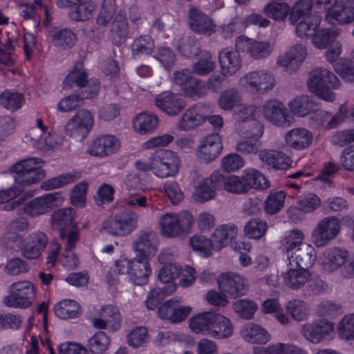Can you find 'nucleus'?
Here are the masks:
<instances>
[{"mask_svg": "<svg viewBox=\"0 0 354 354\" xmlns=\"http://www.w3.org/2000/svg\"><path fill=\"white\" fill-rule=\"evenodd\" d=\"M216 68V63L212 59L209 52L205 51L202 53L198 60L192 65V71L201 76L211 73Z\"/></svg>", "mask_w": 354, "mask_h": 354, "instance_id": "nucleus-50", "label": "nucleus"}, {"mask_svg": "<svg viewBox=\"0 0 354 354\" xmlns=\"http://www.w3.org/2000/svg\"><path fill=\"white\" fill-rule=\"evenodd\" d=\"M221 189L228 192L243 194L248 192L243 174L241 176L231 175L225 176L221 173Z\"/></svg>", "mask_w": 354, "mask_h": 354, "instance_id": "nucleus-38", "label": "nucleus"}, {"mask_svg": "<svg viewBox=\"0 0 354 354\" xmlns=\"http://www.w3.org/2000/svg\"><path fill=\"white\" fill-rule=\"evenodd\" d=\"M138 218L132 211H122L117 214L113 221L104 223L103 229L113 235H127L137 228Z\"/></svg>", "mask_w": 354, "mask_h": 354, "instance_id": "nucleus-10", "label": "nucleus"}, {"mask_svg": "<svg viewBox=\"0 0 354 354\" xmlns=\"http://www.w3.org/2000/svg\"><path fill=\"white\" fill-rule=\"evenodd\" d=\"M262 113L270 123L279 127H288L292 117L286 113L285 105L277 100H270L262 106Z\"/></svg>", "mask_w": 354, "mask_h": 354, "instance_id": "nucleus-17", "label": "nucleus"}, {"mask_svg": "<svg viewBox=\"0 0 354 354\" xmlns=\"http://www.w3.org/2000/svg\"><path fill=\"white\" fill-rule=\"evenodd\" d=\"M48 242L47 236L44 232L40 231L32 232L24 239L21 252L26 259H37L44 251Z\"/></svg>", "mask_w": 354, "mask_h": 354, "instance_id": "nucleus-25", "label": "nucleus"}, {"mask_svg": "<svg viewBox=\"0 0 354 354\" xmlns=\"http://www.w3.org/2000/svg\"><path fill=\"white\" fill-rule=\"evenodd\" d=\"M219 63L223 75H232L241 67V59L238 50L225 48L219 53Z\"/></svg>", "mask_w": 354, "mask_h": 354, "instance_id": "nucleus-26", "label": "nucleus"}, {"mask_svg": "<svg viewBox=\"0 0 354 354\" xmlns=\"http://www.w3.org/2000/svg\"><path fill=\"white\" fill-rule=\"evenodd\" d=\"M158 125V117L152 113H141L133 121L135 130L140 134H147L153 132Z\"/></svg>", "mask_w": 354, "mask_h": 354, "instance_id": "nucleus-37", "label": "nucleus"}, {"mask_svg": "<svg viewBox=\"0 0 354 354\" xmlns=\"http://www.w3.org/2000/svg\"><path fill=\"white\" fill-rule=\"evenodd\" d=\"M209 106L196 104L187 109L178 122V128L182 131H190L201 125L207 117Z\"/></svg>", "mask_w": 354, "mask_h": 354, "instance_id": "nucleus-18", "label": "nucleus"}, {"mask_svg": "<svg viewBox=\"0 0 354 354\" xmlns=\"http://www.w3.org/2000/svg\"><path fill=\"white\" fill-rule=\"evenodd\" d=\"M310 277L308 269L290 266L285 272L283 282L290 289L297 290L303 287Z\"/></svg>", "mask_w": 354, "mask_h": 354, "instance_id": "nucleus-32", "label": "nucleus"}, {"mask_svg": "<svg viewBox=\"0 0 354 354\" xmlns=\"http://www.w3.org/2000/svg\"><path fill=\"white\" fill-rule=\"evenodd\" d=\"M241 96L235 88H230L221 93L218 99V106L224 110H232L240 104Z\"/></svg>", "mask_w": 354, "mask_h": 354, "instance_id": "nucleus-57", "label": "nucleus"}, {"mask_svg": "<svg viewBox=\"0 0 354 354\" xmlns=\"http://www.w3.org/2000/svg\"><path fill=\"white\" fill-rule=\"evenodd\" d=\"M44 161L41 158H28L18 161L10 168L15 183L21 186H29L35 184L46 176L45 171L41 168Z\"/></svg>", "mask_w": 354, "mask_h": 354, "instance_id": "nucleus-4", "label": "nucleus"}, {"mask_svg": "<svg viewBox=\"0 0 354 354\" xmlns=\"http://www.w3.org/2000/svg\"><path fill=\"white\" fill-rule=\"evenodd\" d=\"M341 224L335 216L324 217L318 221L311 233V239L317 248L326 246L340 232Z\"/></svg>", "mask_w": 354, "mask_h": 354, "instance_id": "nucleus-7", "label": "nucleus"}, {"mask_svg": "<svg viewBox=\"0 0 354 354\" xmlns=\"http://www.w3.org/2000/svg\"><path fill=\"white\" fill-rule=\"evenodd\" d=\"M236 131L241 136L258 140L263 135V127L260 122L252 120L237 124Z\"/></svg>", "mask_w": 354, "mask_h": 354, "instance_id": "nucleus-42", "label": "nucleus"}, {"mask_svg": "<svg viewBox=\"0 0 354 354\" xmlns=\"http://www.w3.org/2000/svg\"><path fill=\"white\" fill-rule=\"evenodd\" d=\"M291 112L299 117L308 115L314 109V103L308 95H300L288 103Z\"/></svg>", "mask_w": 354, "mask_h": 354, "instance_id": "nucleus-44", "label": "nucleus"}, {"mask_svg": "<svg viewBox=\"0 0 354 354\" xmlns=\"http://www.w3.org/2000/svg\"><path fill=\"white\" fill-rule=\"evenodd\" d=\"M193 224L194 217L189 212L165 213L159 219L160 233L167 238L184 236L190 232Z\"/></svg>", "mask_w": 354, "mask_h": 354, "instance_id": "nucleus-5", "label": "nucleus"}, {"mask_svg": "<svg viewBox=\"0 0 354 354\" xmlns=\"http://www.w3.org/2000/svg\"><path fill=\"white\" fill-rule=\"evenodd\" d=\"M50 36L55 44L64 48L72 47L75 42V35L68 29L53 28L50 32Z\"/></svg>", "mask_w": 354, "mask_h": 354, "instance_id": "nucleus-52", "label": "nucleus"}, {"mask_svg": "<svg viewBox=\"0 0 354 354\" xmlns=\"http://www.w3.org/2000/svg\"><path fill=\"white\" fill-rule=\"evenodd\" d=\"M285 142L290 148L297 150L307 149L313 142V135L304 128H295L288 131L284 136Z\"/></svg>", "mask_w": 354, "mask_h": 354, "instance_id": "nucleus-28", "label": "nucleus"}, {"mask_svg": "<svg viewBox=\"0 0 354 354\" xmlns=\"http://www.w3.org/2000/svg\"><path fill=\"white\" fill-rule=\"evenodd\" d=\"M95 4L91 1H85L78 5L75 10L70 12L69 17L75 21L88 20L95 10Z\"/></svg>", "mask_w": 354, "mask_h": 354, "instance_id": "nucleus-54", "label": "nucleus"}, {"mask_svg": "<svg viewBox=\"0 0 354 354\" xmlns=\"http://www.w3.org/2000/svg\"><path fill=\"white\" fill-rule=\"evenodd\" d=\"M215 313L204 312L193 316L189 321V328L196 334L211 337Z\"/></svg>", "mask_w": 354, "mask_h": 354, "instance_id": "nucleus-33", "label": "nucleus"}, {"mask_svg": "<svg viewBox=\"0 0 354 354\" xmlns=\"http://www.w3.org/2000/svg\"><path fill=\"white\" fill-rule=\"evenodd\" d=\"M263 12L268 17L282 21L286 17L289 12V7L286 3L274 1L266 4Z\"/></svg>", "mask_w": 354, "mask_h": 354, "instance_id": "nucleus-53", "label": "nucleus"}, {"mask_svg": "<svg viewBox=\"0 0 354 354\" xmlns=\"http://www.w3.org/2000/svg\"><path fill=\"white\" fill-rule=\"evenodd\" d=\"M347 251L339 248H332L326 251L323 261V268L327 272H333L345 263Z\"/></svg>", "mask_w": 354, "mask_h": 354, "instance_id": "nucleus-34", "label": "nucleus"}, {"mask_svg": "<svg viewBox=\"0 0 354 354\" xmlns=\"http://www.w3.org/2000/svg\"><path fill=\"white\" fill-rule=\"evenodd\" d=\"M248 192L252 189H264L270 187V183L259 171L248 168L243 172Z\"/></svg>", "mask_w": 354, "mask_h": 354, "instance_id": "nucleus-39", "label": "nucleus"}, {"mask_svg": "<svg viewBox=\"0 0 354 354\" xmlns=\"http://www.w3.org/2000/svg\"><path fill=\"white\" fill-rule=\"evenodd\" d=\"M234 331L230 320L221 314L215 313L212 326L211 337L222 339L230 337Z\"/></svg>", "mask_w": 354, "mask_h": 354, "instance_id": "nucleus-36", "label": "nucleus"}, {"mask_svg": "<svg viewBox=\"0 0 354 354\" xmlns=\"http://www.w3.org/2000/svg\"><path fill=\"white\" fill-rule=\"evenodd\" d=\"M313 3L311 0H300L296 2L290 12V22L292 24H295L299 22V20L310 19Z\"/></svg>", "mask_w": 354, "mask_h": 354, "instance_id": "nucleus-43", "label": "nucleus"}, {"mask_svg": "<svg viewBox=\"0 0 354 354\" xmlns=\"http://www.w3.org/2000/svg\"><path fill=\"white\" fill-rule=\"evenodd\" d=\"M334 9L328 19L330 24H346L354 21V0L340 1Z\"/></svg>", "mask_w": 354, "mask_h": 354, "instance_id": "nucleus-30", "label": "nucleus"}, {"mask_svg": "<svg viewBox=\"0 0 354 354\" xmlns=\"http://www.w3.org/2000/svg\"><path fill=\"white\" fill-rule=\"evenodd\" d=\"M238 50L245 51L254 59L268 57L274 49V44L268 41H257L246 37H239L236 43Z\"/></svg>", "mask_w": 354, "mask_h": 354, "instance_id": "nucleus-12", "label": "nucleus"}, {"mask_svg": "<svg viewBox=\"0 0 354 354\" xmlns=\"http://www.w3.org/2000/svg\"><path fill=\"white\" fill-rule=\"evenodd\" d=\"M222 151L221 140L218 133L207 135L201 140L196 151L198 160L205 163L214 160Z\"/></svg>", "mask_w": 354, "mask_h": 354, "instance_id": "nucleus-19", "label": "nucleus"}, {"mask_svg": "<svg viewBox=\"0 0 354 354\" xmlns=\"http://www.w3.org/2000/svg\"><path fill=\"white\" fill-rule=\"evenodd\" d=\"M233 309L239 317L245 319H250L253 317L257 306L251 300L239 299L233 304Z\"/></svg>", "mask_w": 354, "mask_h": 354, "instance_id": "nucleus-61", "label": "nucleus"}, {"mask_svg": "<svg viewBox=\"0 0 354 354\" xmlns=\"http://www.w3.org/2000/svg\"><path fill=\"white\" fill-rule=\"evenodd\" d=\"M158 238L152 230L140 231L133 243L136 257L149 259L154 257L158 251Z\"/></svg>", "mask_w": 354, "mask_h": 354, "instance_id": "nucleus-14", "label": "nucleus"}, {"mask_svg": "<svg viewBox=\"0 0 354 354\" xmlns=\"http://www.w3.org/2000/svg\"><path fill=\"white\" fill-rule=\"evenodd\" d=\"M93 123L92 113L86 109H81L68 122L66 126V133L83 140L91 131Z\"/></svg>", "mask_w": 354, "mask_h": 354, "instance_id": "nucleus-13", "label": "nucleus"}, {"mask_svg": "<svg viewBox=\"0 0 354 354\" xmlns=\"http://www.w3.org/2000/svg\"><path fill=\"white\" fill-rule=\"evenodd\" d=\"M333 324L324 319L304 324L301 334L308 342L318 344L329 335L333 330Z\"/></svg>", "mask_w": 354, "mask_h": 354, "instance_id": "nucleus-20", "label": "nucleus"}, {"mask_svg": "<svg viewBox=\"0 0 354 354\" xmlns=\"http://www.w3.org/2000/svg\"><path fill=\"white\" fill-rule=\"evenodd\" d=\"M303 238L300 230L290 231L285 238L283 250L287 252L290 266H295L309 270L315 261V251L310 244L302 242Z\"/></svg>", "mask_w": 354, "mask_h": 354, "instance_id": "nucleus-1", "label": "nucleus"}, {"mask_svg": "<svg viewBox=\"0 0 354 354\" xmlns=\"http://www.w3.org/2000/svg\"><path fill=\"white\" fill-rule=\"evenodd\" d=\"M259 160L274 169H286L290 166L289 158L281 151L265 149L258 153Z\"/></svg>", "mask_w": 354, "mask_h": 354, "instance_id": "nucleus-29", "label": "nucleus"}, {"mask_svg": "<svg viewBox=\"0 0 354 354\" xmlns=\"http://www.w3.org/2000/svg\"><path fill=\"white\" fill-rule=\"evenodd\" d=\"M64 198L59 192L46 194L36 197L24 205L25 214L32 216H38L50 212L54 208L62 205Z\"/></svg>", "mask_w": 354, "mask_h": 354, "instance_id": "nucleus-9", "label": "nucleus"}, {"mask_svg": "<svg viewBox=\"0 0 354 354\" xmlns=\"http://www.w3.org/2000/svg\"><path fill=\"white\" fill-rule=\"evenodd\" d=\"M221 173L214 171L209 177L203 178L196 186L193 198L197 203H204L216 197V191L221 189Z\"/></svg>", "mask_w": 354, "mask_h": 354, "instance_id": "nucleus-16", "label": "nucleus"}, {"mask_svg": "<svg viewBox=\"0 0 354 354\" xmlns=\"http://www.w3.org/2000/svg\"><path fill=\"white\" fill-rule=\"evenodd\" d=\"M179 157L169 150H156L150 157V169L160 178L174 176L179 170Z\"/></svg>", "mask_w": 354, "mask_h": 354, "instance_id": "nucleus-6", "label": "nucleus"}, {"mask_svg": "<svg viewBox=\"0 0 354 354\" xmlns=\"http://www.w3.org/2000/svg\"><path fill=\"white\" fill-rule=\"evenodd\" d=\"M100 316L108 322L112 331H115L120 327V314L115 306L110 304L104 306L100 309Z\"/></svg>", "mask_w": 354, "mask_h": 354, "instance_id": "nucleus-55", "label": "nucleus"}, {"mask_svg": "<svg viewBox=\"0 0 354 354\" xmlns=\"http://www.w3.org/2000/svg\"><path fill=\"white\" fill-rule=\"evenodd\" d=\"M188 24L196 33L210 36L216 30L213 20L198 8L191 6L187 12Z\"/></svg>", "mask_w": 354, "mask_h": 354, "instance_id": "nucleus-21", "label": "nucleus"}, {"mask_svg": "<svg viewBox=\"0 0 354 354\" xmlns=\"http://www.w3.org/2000/svg\"><path fill=\"white\" fill-rule=\"evenodd\" d=\"M306 49L301 44H295L290 47L285 54L279 57L277 64L287 72L297 71L306 56Z\"/></svg>", "mask_w": 354, "mask_h": 354, "instance_id": "nucleus-24", "label": "nucleus"}, {"mask_svg": "<svg viewBox=\"0 0 354 354\" xmlns=\"http://www.w3.org/2000/svg\"><path fill=\"white\" fill-rule=\"evenodd\" d=\"M150 274L151 268L148 259L135 257L131 260V267L129 276L136 285L142 286L146 284Z\"/></svg>", "mask_w": 354, "mask_h": 354, "instance_id": "nucleus-31", "label": "nucleus"}, {"mask_svg": "<svg viewBox=\"0 0 354 354\" xmlns=\"http://www.w3.org/2000/svg\"><path fill=\"white\" fill-rule=\"evenodd\" d=\"M80 306L73 300H63L54 306L55 315L60 319H70L80 315Z\"/></svg>", "mask_w": 354, "mask_h": 354, "instance_id": "nucleus-45", "label": "nucleus"}, {"mask_svg": "<svg viewBox=\"0 0 354 354\" xmlns=\"http://www.w3.org/2000/svg\"><path fill=\"white\" fill-rule=\"evenodd\" d=\"M81 178L80 173L75 171L66 173L46 180L41 184V189L50 190L62 187L68 184L74 183Z\"/></svg>", "mask_w": 354, "mask_h": 354, "instance_id": "nucleus-46", "label": "nucleus"}, {"mask_svg": "<svg viewBox=\"0 0 354 354\" xmlns=\"http://www.w3.org/2000/svg\"><path fill=\"white\" fill-rule=\"evenodd\" d=\"M320 205L321 200L316 194L308 193L299 197L295 209L304 213H310L317 209Z\"/></svg>", "mask_w": 354, "mask_h": 354, "instance_id": "nucleus-60", "label": "nucleus"}, {"mask_svg": "<svg viewBox=\"0 0 354 354\" xmlns=\"http://www.w3.org/2000/svg\"><path fill=\"white\" fill-rule=\"evenodd\" d=\"M129 29L127 19L119 12L111 22L109 28V39L112 44L120 46L124 44L129 37Z\"/></svg>", "mask_w": 354, "mask_h": 354, "instance_id": "nucleus-27", "label": "nucleus"}, {"mask_svg": "<svg viewBox=\"0 0 354 354\" xmlns=\"http://www.w3.org/2000/svg\"><path fill=\"white\" fill-rule=\"evenodd\" d=\"M109 337L102 331L95 333L88 342V347L92 354H102L110 344Z\"/></svg>", "mask_w": 354, "mask_h": 354, "instance_id": "nucleus-51", "label": "nucleus"}, {"mask_svg": "<svg viewBox=\"0 0 354 354\" xmlns=\"http://www.w3.org/2000/svg\"><path fill=\"white\" fill-rule=\"evenodd\" d=\"M87 82L88 75L86 72L82 70L80 67L75 66L63 81V88L71 89L75 85L79 88H82L86 86Z\"/></svg>", "mask_w": 354, "mask_h": 354, "instance_id": "nucleus-47", "label": "nucleus"}, {"mask_svg": "<svg viewBox=\"0 0 354 354\" xmlns=\"http://www.w3.org/2000/svg\"><path fill=\"white\" fill-rule=\"evenodd\" d=\"M75 213L68 207L57 209L51 216L52 225L59 230V237L66 242L68 250L74 248L80 238L77 224L74 221Z\"/></svg>", "mask_w": 354, "mask_h": 354, "instance_id": "nucleus-3", "label": "nucleus"}, {"mask_svg": "<svg viewBox=\"0 0 354 354\" xmlns=\"http://www.w3.org/2000/svg\"><path fill=\"white\" fill-rule=\"evenodd\" d=\"M175 290V284H169L167 285V287L156 288L151 290L146 300V306L147 308L149 310H153L166 296L174 292Z\"/></svg>", "mask_w": 354, "mask_h": 354, "instance_id": "nucleus-48", "label": "nucleus"}, {"mask_svg": "<svg viewBox=\"0 0 354 354\" xmlns=\"http://www.w3.org/2000/svg\"><path fill=\"white\" fill-rule=\"evenodd\" d=\"M189 242L192 249L203 256L209 255L212 250L215 248L213 240L204 236H193L189 239Z\"/></svg>", "mask_w": 354, "mask_h": 354, "instance_id": "nucleus-63", "label": "nucleus"}, {"mask_svg": "<svg viewBox=\"0 0 354 354\" xmlns=\"http://www.w3.org/2000/svg\"><path fill=\"white\" fill-rule=\"evenodd\" d=\"M154 102L157 108L170 116L179 114L185 107L184 99L170 91H165L158 95Z\"/></svg>", "mask_w": 354, "mask_h": 354, "instance_id": "nucleus-22", "label": "nucleus"}, {"mask_svg": "<svg viewBox=\"0 0 354 354\" xmlns=\"http://www.w3.org/2000/svg\"><path fill=\"white\" fill-rule=\"evenodd\" d=\"M35 296L33 285L27 281L12 284L9 295L4 297V303L9 307L27 308Z\"/></svg>", "mask_w": 354, "mask_h": 354, "instance_id": "nucleus-11", "label": "nucleus"}, {"mask_svg": "<svg viewBox=\"0 0 354 354\" xmlns=\"http://www.w3.org/2000/svg\"><path fill=\"white\" fill-rule=\"evenodd\" d=\"M178 48L184 56L189 57H196L201 52V46L198 41L190 37L181 39Z\"/></svg>", "mask_w": 354, "mask_h": 354, "instance_id": "nucleus-64", "label": "nucleus"}, {"mask_svg": "<svg viewBox=\"0 0 354 354\" xmlns=\"http://www.w3.org/2000/svg\"><path fill=\"white\" fill-rule=\"evenodd\" d=\"M335 71L346 82H354V66L348 59L341 58L333 66Z\"/></svg>", "mask_w": 354, "mask_h": 354, "instance_id": "nucleus-58", "label": "nucleus"}, {"mask_svg": "<svg viewBox=\"0 0 354 354\" xmlns=\"http://www.w3.org/2000/svg\"><path fill=\"white\" fill-rule=\"evenodd\" d=\"M219 289L232 298L244 295L247 292V280L234 272H226L218 276Z\"/></svg>", "mask_w": 354, "mask_h": 354, "instance_id": "nucleus-15", "label": "nucleus"}, {"mask_svg": "<svg viewBox=\"0 0 354 354\" xmlns=\"http://www.w3.org/2000/svg\"><path fill=\"white\" fill-rule=\"evenodd\" d=\"M286 194L283 192H271L265 201V210L268 214H277L284 205Z\"/></svg>", "mask_w": 354, "mask_h": 354, "instance_id": "nucleus-62", "label": "nucleus"}, {"mask_svg": "<svg viewBox=\"0 0 354 354\" xmlns=\"http://www.w3.org/2000/svg\"><path fill=\"white\" fill-rule=\"evenodd\" d=\"M239 82L246 89L261 94L271 91L275 86L274 76L266 70L254 71L246 73L240 78Z\"/></svg>", "mask_w": 354, "mask_h": 354, "instance_id": "nucleus-8", "label": "nucleus"}, {"mask_svg": "<svg viewBox=\"0 0 354 354\" xmlns=\"http://www.w3.org/2000/svg\"><path fill=\"white\" fill-rule=\"evenodd\" d=\"M286 310L291 317L297 321H303L308 316V307L306 303L299 299H293L288 301Z\"/></svg>", "mask_w": 354, "mask_h": 354, "instance_id": "nucleus-59", "label": "nucleus"}, {"mask_svg": "<svg viewBox=\"0 0 354 354\" xmlns=\"http://www.w3.org/2000/svg\"><path fill=\"white\" fill-rule=\"evenodd\" d=\"M243 338L252 344H266L270 339L268 332L261 326L250 324L241 330Z\"/></svg>", "mask_w": 354, "mask_h": 354, "instance_id": "nucleus-35", "label": "nucleus"}, {"mask_svg": "<svg viewBox=\"0 0 354 354\" xmlns=\"http://www.w3.org/2000/svg\"><path fill=\"white\" fill-rule=\"evenodd\" d=\"M267 223L264 221L254 218L250 219L244 227V232L249 238L259 239L267 231Z\"/></svg>", "mask_w": 354, "mask_h": 354, "instance_id": "nucleus-56", "label": "nucleus"}, {"mask_svg": "<svg viewBox=\"0 0 354 354\" xmlns=\"http://www.w3.org/2000/svg\"><path fill=\"white\" fill-rule=\"evenodd\" d=\"M120 142L113 136L106 135L95 138L88 146L87 152L92 156L104 158L117 152Z\"/></svg>", "mask_w": 354, "mask_h": 354, "instance_id": "nucleus-23", "label": "nucleus"}, {"mask_svg": "<svg viewBox=\"0 0 354 354\" xmlns=\"http://www.w3.org/2000/svg\"><path fill=\"white\" fill-rule=\"evenodd\" d=\"M155 48L154 41L149 35L136 37L131 44V52L134 58L142 55H149Z\"/></svg>", "mask_w": 354, "mask_h": 354, "instance_id": "nucleus-40", "label": "nucleus"}, {"mask_svg": "<svg viewBox=\"0 0 354 354\" xmlns=\"http://www.w3.org/2000/svg\"><path fill=\"white\" fill-rule=\"evenodd\" d=\"M24 101V97L20 93L6 90L0 94V105L12 112L21 108Z\"/></svg>", "mask_w": 354, "mask_h": 354, "instance_id": "nucleus-49", "label": "nucleus"}, {"mask_svg": "<svg viewBox=\"0 0 354 354\" xmlns=\"http://www.w3.org/2000/svg\"><path fill=\"white\" fill-rule=\"evenodd\" d=\"M307 85L310 92L319 98L333 102L335 94L332 89L339 88L342 84L338 77L329 70L317 67L309 73Z\"/></svg>", "mask_w": 354, "mask_h": 354, "instance_id": "nucleus-2", "label": "nucleus"}, {"mask_svg": "<svg viewBox=\"0 0 354 354\" xmlns=\"http://www.w3.org/2000/svg\"><path fill=\"white\" fill-rule=\"evenodd\" d=\"M237 231L234 225H225L217 228L213 235V242L216 250L227 245L230 241L235 238Z\"/></svg>", "mask_w": 354, "mask_h": 354, "instance_id": "nucleus-41", "label": "nucleus"}]
</instances>
